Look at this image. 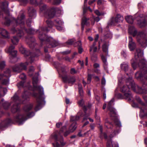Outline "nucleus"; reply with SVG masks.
Returning a JSON list of instances; mask_svg holds the SVG:
<instances>
[{
	"label": "nucleus",
	"instance_id": "f257e3e1",
	"mask_svg": "<svg viewBox=\"0 0 147 147\" xmlns=\"http://www.w3.org/2000/svg\"><path fill=\"white\" fill-rule=\"evenodd\" d=\"M38 79V77L33 78V84L35 89L39 92L38 94L33 93V96L35 97L36 100V104L34 108L35 111H36L40 110L42 107V105L45 103L44 98L43 96V89L42 87L40 86L36 85Z\"/></svg>",
	"mask_w": 147,
	"mask_h": 147
},
{
	"label": "nucleus",
	"instance_id": "f03ea898",
	"mask_svg": "<svg viewBox=\"0 0 147 147\" xmlns=\"http://www.w3.org/2000/svg\"><path fill=\"white\" fill-rule=\"evenodd\" d=\"M24 15L22 14L20 17H18L17 20L16 21L17 24H20V26L21 28V29H17V28H13L11 29V31L13 33H16L18 36L20 37L23 36L24 35V30H25L28 33L32 34L34 32V31L32 28H29L28 29H25L24 26Z\"/></svg>",
	"mask_w": 147,
	"mask_h": 147
},
{
	"label": "nucleus",
	"instance_id": "7ed1b4c3",
	"mask_svg": "<svg viewBox=\"0 0 147 147\" xmlns=\"http://www.w3.org/2000/svg\"><path fill=\"white\" fill-rule=\"evenodd\" d=\"M49 29L47 27L42 28L39 31L38 30L39 33L38 37L42 42L46 41L47 42V44H49V48L54 47L58 45V42L52 38L48 37L45 33V32H48Z\"/></svg>",
	"mask_w": 147,
	"mask_h": 147
},
{
	"label": "nucleus",
	"instance_id": "20e7f679",
	"mask_svg": "<svg viewBox=\"0 0 147 147\" xmlns=\"http://www.w3.org/2000/svg\"><path fill=\"white\" fill-rule=\"evenodd\" d=\"M138 66L140 67V70L135 74V78L139 80H141L143 77L147 79V67L145 60L143 59L140 60Z\"/></svg>",
	"mask_w": 147,
	"mask_h": 147
},
{
	"label": "nucleus",
	"instance_id": "39448f33",
	"mask_svg": "<svg viewBox=\"0 0 147 147\" xmlns=\"http://www.w3.org/2000/svg\"><path fill=\"white\" fill-rule=\"evenodd\" d=\"M130 81L127 82V84L130 83L132 85L131 86L132 90L135 92L140 94H145L147 93V82H142V87L136 85L133 80L132 78H129Z\"/></svg>",
	"mask_w": 147,
	"mask_h": 147
},
{
	"label": "nucleus",
	"instance_id": "423d86ee",
	"mask_svg": "<svg viewBox=\"0 0 147 147\" xmlns=\"http://www.w3.org/2000/svg\"><path fill=\"white\" fill-rule=\"evenodd\" d=\"M130 77H130L127 79L126 85L123 86L120 89L121 91L124 94L126 99L128 100H131L132 98V96L129 90L130 88L132 89L131 86L132 85H131V84L130 83H129L128 84H127L128 81H130L129 78Z\"/></svg>",
	"mask_w": 147,
	"mask_h": 147
},
{
	"label": "nucleus",
	"instance_id": "0eeeda50",
	"mask_svg": "<svg viewBox=\"0 0 147 147\" xmlns=\"http://www.w3.org/2000/svg\"><path fill=\"white\" fill-rule=\"evenodd\" d=\"M137 40L138 42L142 47H146L147 46V32L143 31L139 32L137 35Z\"/></svg>",
	"mask_w": 147,
	"mask_h": 147
},
{
	"label": "nucleus",
	"instance_id": "6e6552de",
	"mask_svg": "<svg viewBox=\"0 0 147 147\" xmlns=\"http://www.w3.org/2000/svg\"><path fill=\"white\" fill-rule=\"evenodd\" d=\"M35 113L33 112L30 113L28 112L26 113L17 116L16 117V121L19 124L21 125L27 118L33 117Z\"/></svg>",
	"mask_w": 147,
	"mask_h": 147
},
{
	"label": "nucleus",
	"instance_id": "1a4fd4ad",
	"mask_svg": "<svg viewBox=\"0 0 147 147\" xmlns=\"http://www.w3.org/2000/svg\"><path fill=\"white\" fill-rule=\"evenodd\" d=\"M20 51L24 55V56L27 58L29 57V59H30L31 63H32L34 60V57L39 55H34L33 53H31L28 50H26L22 45H20L19 47Z\"/></svg>",
	"mask_w": 147,
	"mask_h": 147
},
{
	"label": "nucleus",
	"instance_id": "9d476101",
	"mask_svg": "<svg viewBox=\"0 0 147 147\" xmlns=\"http://www.w3.org/2000/svg\"><path fill=\"white\" fill-rule=\"evenodd\" d=\"M8 3L7 2H2L1 3L0 7L2 10L4 12V14L6 15L7 16L5 17V22L4 24L7 26L9 25L11 22L9 18L7 16L9 15V12L7 9L8 6Z\"/></svg>",
	"mask_w": 147,
	"mask_h": 147
},
{
	"label": "nucleus",
	"instance_id": "9b49d317",
	"mask_svg": "<svg viewBox=\"0 0 147 147\" xmlns=\"http://www.w3.org/2000/svg\"><path fill=\"white\" fill-rule=\"evenodd\" d=\"M14 46L11 45L5 50L7 53H9L10 61L11 63H14L17 61L16 55L17 52L16 51L14 50Z\"/></svg>",
	"mask_w": 147,
	"mask_h": 147
},
{
	"label": "nucleus",
	"instance_id": "f8f14e48",
	"mask_svg": "<svg viewBox=\"0 0 147 147\" xmlns=\"http://www.w3.org/2000/svg\"><path fill=\"white\" fill-rule=\"evenodd\" d=\"M143 55V53L140 49H137L135 53V58L132 59L131 63L132 66L134 70H135L137 65L136 63L138 60H140V59L141 57Z\"/></svg>",
	"mask_w": 147,
	"mask_h": 147
},
{
	"label": "nucleus",
	"instance_id": "ddd939ff",
	"mask_svg": "<svg viewBox=\"0 0 147 147\" xmlns=\"http://www.w3.org/2000/svg\"><path fill=\"white\" fill-rule=\"evenodd\" d=\"M67 126L66 125L63 126L59 133L58 131L57 133L52 134L51 137L56 141H59L61 144L63 145V137L61 135V134L66 129Z\"/></svg>",
	"mask_w": 147,
	"mask_h": 147
},
{
	"label": "nucleus",
	"instance_id": "4468645a",
	"mask_svg": "<svg viewBox=\"0 0 147 147\" xmlns=\"http://www.w3.org/2000/svg\"><path fill=\"white\" fill-rule=\"evenodd\" d=\"M13 101V106L12 107L11 111L13 113H15L18 111L19 107L18 104L21 102L20 99L16 94H15L12 98Z\"/></svg>",
	"mask_w": 147,
	"mask_h": 147
},
{
	"label": "nucleus",
	"instance_id": "2eb2a0df",
	"mask_svg": "<svg viewBox=\"0 0 147 147\" xmlns=\"http://www.w3.org/2000/svg\"><path fill=\"white\" fill-rule=\"evenodd\" d=\"M136 100L142 106L140 107V115L142 117L146 116L147 117V106L141 100V99L138 96H136Z\"/></svg>",
	"mask_w": 147,
	"mask_h": 147
},
{
	"label": "nucleus",
	"instance_id": "dca6fc26",
	"mask_svg": "<svg viewBox=\"0 0 147 147\" xmlns=\"http://www.w3.org/2000/svg\"><path fill=\"white\" fill-rule=\"evenodd\" d=\"M27 61L30 62V59H29V57L28 59H27ZM28 64V61L24 63H21L19 65H15L13 66L12 67L13 70L14 71L20 72L23 69H26L27 66Z\"/></svg>",
	"mask_w": 147,
	"mask_h": 147
},
{
	"label": "nucleus",
	"instance_id": "f3484780",
	"mask_svg": "<svg viewBox=\"0 0 147 147\" xmlns=\"http://www.w3.org/2000/svg\"><path fill=\"white\" fill-rule=\"evenodd\" d=\"M63 81L64 82H68V83L71 84H73L76 82V79L74 76H70L67 74L62 76Z\"/></svg>",
	"mask_w": 147,
	"mask_h": 147
},
{
	"label": "nucleus",
	"instance_id": "a211bd4d",
	"mask_svg": "<svg viewBox=\"0 0 147 147\" xmlns=\"http://www.w3.org/2000/svg\"><path fill=\"white\" fill-rule=\"evenodd\" d=\"M114 101V98H112L109 102L107 105V108L110 111L109 114L111 116H114L116 115V112L115 109L112 107V106L113 105Z\"/></svg>",
	"mask_w": 147,
	"mask_h": 147
},
{
	"label": "nucleus",
	"instance_id": "6ab92c4d",
	"mask_svg": "<svg viewBox=\"0 0 147 147\" xmlns=\"http://www.w3.org/2000/svg\"><path fill=\"white\" fill-rule=\"evenodd\" d=\"M57 10V8H52L47 10L46 12L45 16L49 18H53L55 15V12Z\"/></svg>",
	"mask_w": 147,
	"mask_h": 147
},
{
	"label": "nucleus",
	"instance_id": "aec40b11",
	"mask_svg": "<svg viewBox=\"0 0 147 147\" xmlns=\"http://www.w3.org/2000/svg\"><path fill=\"white\" fill-rule=\"evenodd\" d=\"M140 16L141 18L138 20V24L141 27H145L147 24V22L146 21L147 19V16L146 18H144L142 15H140Z\"/></svg>",
	"mask_w": 147,
	"mask_h": 147
},
{
	"label": "nucleus",
	"instance_id": "412c9836",
	"mask_svg": "<svg viewBox=\"0 0 147 147\" xmlns=\"http://www.w3.org/2000/svg\"><path fill=\"white\" fill-rule=\"evenodd\" d=\"M27 43L30 48L32 49L34 47L35 45V39L33 36L30 37L27 40Z\"/></svg>",
	"mask_w": 147,
	"mask_h": 147
},
{
	"label": "nucleus",
	"instance_id": "4be33fe9",
	"mask_svg": "<svg viewBox=\"0 0 147 147\" xmlns=\"http://www.w3.org/2000/svg\"><path fill=\"white\" fill-rule=\"evenodd\" d=\"M129 47L131 51H132L135 49L136 45L135 43L133 41L132 38L131 36L129 37Z\"/></svg>",
	"mask_w": 147,
	"mask_h": 147
},
{
	"label": "nucleus",
	"instance_id": "5701e85b",
	"mask_svg": "<svg viewBox=\"0 0 147 147\" xmlns=\"http://www.w3.org/2000/svg\"><path fill=\"white\" fill-rule=\"evenodd\" d=\"M28 13L29 16L34 18L36 16L35 10L32 7H29L28 9Z\"/></svg>",
	"mask_w": 147,
	"mask_h": 147
},
{
	"label": "nucleus",
	"instance_id": "b1692460",
	"mask_svg": "<svg viewBox=\"0 0 147 147\" xmlns=\"http://www.w3.org/2000/svg\"><path fill=\"white\" fill-rule=\"evenodd\" d=\"M129 33L132 34L134 36H135L137 33V31L135 28L133 26H129Z\"/></svg>",
	"mask_w": 147,
	"mask_h": 147
},
{
	"label": "nucleus",
	"instance_id": "393cba45",
	"mask_svg": "<svg viewBox=\"0 0 147 147\" xmlns=\"http://www.w3.org/2000/svg\"><path fill=\"white\" fill-rule=\"evenodd\" d=\"M33 105L32 104H30L24 106L23 109L25 112V113L28 112L33 107Z\"/></svg>",
	"mask_w": 147,
	"mask_h": 147
},
{
	"label": "nucleus",
	"instance_id": "a878e982",
	"mask_svg": "<svg viewBox=\"0 0 147 147\" xmlns=\"http://www.w3.org/2000/svg\"><path fill=\"white\" fill-rule=\"evenodd\" d=\"M11 122V120L10 119H6L5 120L2 121H0V128L6 127L7 125Z\"/></svg>",
	"mask_w": 147,
	"mask_h": 147
},
{
	"label": "nucleus",
	"instance_id": "bb28decb",
	"mask_svg": "<svg viewBox=\"0 0 147 147\" xmlns=\"http://www.w3.org/2000/svg\"><path fill=\"white\" fill-rule=\"evenodd\" d=\"M0 34L5 38H9L8 32L5 29L0 28Z\"/></svg>",
	"mask_w": 147,
	"mask_h": 147
},
{
	"label": "nucleus",
	"instance_id": "cd10ccee",
	"mask_svg": "<svg viewBox=\"0 0 147 147\" xmlns=\"http://www.w3.org/2000/svg\"><path fill=\"white\" fill-rule=\"evenodd\" d=\"M107 147H118V144L112 142L111 139L107 141Z\"/></svg>",
	"mask_w": 147,
	"mask_h": 147
},
{
	"label": "nucleus",
	"instance_id": "c85d7f7f",
	"mask_svg": "<svg viewBox=\"0 0 147 147\" xmlns=\"http://www.w3.org/2000/svg\"><path fill=\"white\" fill-rule=\"evenodd\" d=\"M7 92V90L6 88H3L2 86H0V97L4 96Z\"/></svg>",
	"mask_w": 147,
	"mask_h": 147
},
{
	"label": "nucleus",
	"instance_id": "c756f323",
	"mask_svg": "<svg viewBox=\"0 0 147 147\" xmlns=\"http://www.w3.org/2000/svg\"><path fill=\"white\" fill-rule=\"evenodd\" d=\"M126 21L129 24H132L133 23L134 18L131 16L128 15L125 17Z\"/></svg>",
	"mask_w": 147,
	"mask_h": 147
},
{
	"label": "nucleus",
	"instance_id": "7c9ffc66",
	"mask_svg": "<svg viewBox=\"0 0 147 147\" xmlns=\"http://www.w3.org/2000/svg\"><path fill=\"white\" fill-rule=\"evenodd\" d=\"M3 99H2L1 102H0V107L1 105H2L5 109H7L9 107L10 104L7 102H3Z\"/></svg>",
	"mask_w": 147,
	"mask_h": 147
},
{
	"label": "nucleus",
	"instance_id": "2f4dec72",
	"mask_svg": "<svg viewBox=\"0 0 147 147\" xmlns=\"http://www.w3.org/2000/svg\"><path fill=\"white\" fill-rule=\"evenodd\" d=\"M121 67L122 70L126 72L128 70L129 66L128 64L125 63H123L121 65Z\"/></svg>",
	"mask_w": 147,
	"mask_h": 147
},
{
	"label": "nucleus",
	"instance_id": "473e14b6",
	"mask_svg": "<svg viewBox=\"0 0 147 147\" xmlns=\"http://www.w3.org/2000/svg\"><path fill=\"white\" fill-rule=\"evenodd\" d=\"M84 101L83 99H81L78 102L79 106L83 108L85 113H86V106L84 105Z\"/></svg>",
	"mask_w": 147,
	"mask_h": 147
},
{
	"label": "nucleus",
	"instance_id": "72a5a7b5",
	"mask_svg": "<svg viewBox=\"0 0 147 147\" xmlns=\"http://www.w3.org/2000/svg\"><path fill=\"white\" fill-rule=\"evenodd\" d=\"M76 123V122H74L69 127V130L72 133L76 130L77 128Z\"/></svg>",
	"mask_w": 147,
	"mask_h": 147
},
{
	"label": "nucleus",
	"instance_id": "f704fd0d",
	"mask_svg": "<svg viewBox=\"0 0 147 147\" xmlns=\"http://www.w3.org/2000/svg\"><path fill=\"white\" fill-rule=\"evenodd\" d=\"M30 94L27 91H25L22 95V98L25 100H28L29 98Z\"/></svg>",
	"mask_w": 147,
	"mask_h": 147
},
{
	"label": "nucleus",
	"instance_id": "c9c22d12",
	"mask_svg": "<svg viewBox=\"0 0 147 147\" xmlns=\"http://www.w3.org/2000/svg\"><path fill=\"white\" fill-rule=\"evenodd\" d=\"M115 18L117 23L122 22L123 20V16L119 14L117 15Z\"/></svg>",
	"mask_w": 147,
	"mask_h": 147
},
{
	"label": "nucleus",
	"instance_id": "e433bc0d",
	"mask_svg": "<svg viewBox=\"0 0 147 147\" xmlns=\"http://www.w3.org/2000/svg\"><path fill=\"white\" fill-rule=\"evenodd\" d=\"M89 19L88 18H87L85 17L84 16L82 19V24L89 25V23H88L87 21Z\"/></svg>",
	"mask_w": 147,
	"mask_h": 147
},
{
	"label": "nucleus",
	"instance_id": "4c0bfd02",
	"mask_svg": "<svg viewBox=\"0 0 147 147\" xmlns=\"http://www.w3.org/2000/svg\"><path fill=\"white\" fill-rule=\"evenodd\" d=\"M11 41L13 44L16 45L18 43L19 40L17 37L14 36L11 38Z\"/></svg>",
	"mask_w": 147,
	"mask_h": 147
},
{
	"label": "nucleus",
	"instance_id": "58836bf2",
	"mask_svg": "<svg viewBox=\"0 0 147 147\" xmlns=\"http://www.w3.org/2000/svg\"><path fill=\"white\" fill-rule=\"evenodd\" d=\"M117 23L115 17L114 18L113 17L110 19L109 21V24L111 25H114Z\"/></svg>",
	"mask_w": 147,
	"mask_h": 147
},
{
	"label": "nucleus",
	"instance_id": "ea45409f",
	"mask_svg": "<svg viewBox=\"0 0 147 147\" xmlns=\"http://www.w3.org/2000/svg\"><path fill=\"white\" fill-rule=\"evenodd\" d=\"M100 137L102 138L103 137H104L106 139L107 138V135L106 133L102 132V129L101 126H100Z\"/></svg>",
	"mask_w": 147,
	"mask_h": 147
},
{
	"label": "nucleus",
	"instance_id": "a19ab883",
	"mask_svg": "<svg viewBox=\"0 0 147 147\" xmlns=\"http://www.w3.org/2000/svg\"><path fill=\"white\" fill-rule=\"evenodd\" d=\"M116 115L114 116H113V117H115V119L114 120V121L115 123V124L118 127H120L121 126V124L120 122V121L118 120V119H117V117H116Z\"/></svg>",
	"mask_w": 147,
	"mask_h": 147
},
{
	"label": "nucleus",
	"instance_id": "79ce46f5",
	"mask_svg": "<svg viewBox=\"0 0 147 147\" xmlns=\"http://www.w3.org/2000/svg\"><path fill=\"white\" fill-rule=\"evenodd\" d=\"M46 22L49 28H51L54 25L53 22L50 20H47L46 21Z\"/></svg>",
	"mask_w": 147,
	"mask_h": 147
},
{
	"label": "nucleus",
	"instance_id": "37998d69",
	"mask_svg": "<svg viewBox=\"0 0 147 147\" xmlns=\"http://www.w3.org/2000/svg\"><path fill=\"white\" fill-rule=\"evenodd\" d=\"M78 90L79 93L81 96H82L83 94V91L82 85L81 84H78Z\"/></svg>",
	"mask_w": 147,
	"mask_h": 147
},
{
	"label": "nucleus",
	"instance_id": "c03bdc74",
	"mask_svg": "<svg viewBox=\"0 0 147 147\" xmlns=\"http://www.w3.org/2000/svg\"><path fill=\"white\" fill-rule=\"evenodd\" d=\"M115 96L118 99H122L123 98H125V97L124 96V95H122L120 93H118L117 94H115Z\"/></svg>",
	"mask_w": 147,
	"mask_h": 147
},
{
	"label": "nucleus",
	"instance_id": "a18cd8bd",
	"mask_svg": "<svg viewBox=\"0 0 147 147\" xmlns=\"http://www.w3.org/2000/svg\"><path fill=\"white\" fill-rule=\"evenodd\" d=\"M80 118V117L79 116H71L70 118V120L71 121H74L78 120Z\"/></svg>",
	"mask_w": 147,
	"mask_h": 147
},
{
	"label": "nucleus",
	"instance_id": "49530a36",
	"mask_svg": "<svg viewBox=\"0 0 147 147\" xmlns=\"http://www.w3.org/2000/svg\"><path fill=\"white\" fill-rule=\"evenodd\" d=\"M55 23L59 25H62L63 22L59 18H57L55 20Z\"/></svg>",
	"mask_w": 147,
	"mask_h": 147
},
{
	"label": "nucleus",
	"instance_id": "de8ad7c7",
	"mask_svg": "<svg viewBox=\"0 0 147 147\" xmlns=\"http://www.w3.org/2000/svg\"><path fill=\"white\" fill-rule=\"evenodd\" d=\"M61 71V72L63 73V74H62L61 75V77H62V76L63 75L66 74V72L65 70V67L63 66H61L60 67L59 69Z\"/></svg>",
	"mask_w": 147,
	"mask_h": 147
},
{
	"label": "nucleus",
	"instance_id": "09e8293b",
	"mask_svg": "<svg viewBox=\"0 0 147 147\" xmlns=\"http://www.w3.org/2000/svg\"><path fill=\"white\" fill-rule=\"evenodd\" d=\"M106 38H111L112 37V34L109 31H108L107 33L105 35Z\"/></svg>",
	"mask_w": 147,
	"mask_h": 147
},
{
	"label": "nucleus",
	"instance_id": "8fccbe9b",
	"mask_svg": "<svg viewBox=\"0 0 147 147\" xmlns=\"http://www.w3.org/2000/svg\"><path fill=\"white\" fill-rule=\"evenodd\" d=\"M34 68L33 66H31L29 70L28 74L30 76H32L33 72L34 71Z\"/></svg>",
	"mask_w": 147,
	"mask_h": 147
},
{
	"label": "nucleus",
	"instance_id": "3c124183",
	"mask_svg": "<svg viewBox=\"0 0 147 147\" xmlns=\"http://www.w3.org/2000/svg\"><path fill=\"white\" fill-rule=\"evenodd\" d=\"M102 50L103 52L105 53L108 52V48L106 44H104L102 46Z\"/></svg>",
	"mask_w": 147,
	"mask_h": 147
},
{
	"label": "nucleus",
	"instance_id": "603ef678",
	"mask_svg": "<svg viewBox=\"0 0 147 147\" xmlns=\"http://www.w3.org/2000/svg\"><path fill=\"white\" fill-rule=\"evenodd\" d=\"M75 41L74 39H69L67 42V43L68 45H71Z\"/></svg>",
	"mask_w": 147,
	"mask_h": 147
},
{
	"label": "nucleus",
	"instance_id": "864d4df0",
	"mask_svg": "<svg viewBox=\"0 0 147 147\" xmlns=\"http://www.w3.org/2000/svg\"><path fill=\"white\" fill-rule=\"evenodd\" d=\"M92 79V76L90 74H88L87 77V83L88 84H90L91 81Z\"/></svg>",
	"mask_w": 147,
	"mask_h": 147
},
{
	"label": "nucleus",
	"instance_id": "5fc2aeb1",
	"mask_svg": "<svg viewBox=\"0 0 147 147\" xmlns=\"http://www.w3.org/2000/svg\"><path fill=\"white\" fill-rule=\"evenodd\" d=\"M24 83L23 81H21L20 83L18 84L17 86L18 88H21L24 87Z\"/></svg>",
	"mask_w": 147,
	"mask_h": 147
},
{
	"label": "nucleus",
	"instance_id": "6e6d98bb",
	"mask_svg": "<svg viewBox=\"0 0 147 147\" xmlns=\"http://www.w3.org/2000/svg\"><path fill=\"white\" fill-rule=\"evenodd\" d=\"M40 10L42 11L46 9V6L45 5H42L40 6Z\"/></svg>",
	"mask_w": 147,
	"mask_h": 147
},
{
	"label": "nucleus",
	"instance_id": "4d7b16f0",
	"mask_svg": "<svg viewBox=\"0 0 147 147\" xmlns=\"http://www.w3.org/2000/svg\"><path fill=\"white\" fill-rule=\"evenodd\" d=\"M5 66V63L4 61H0V68L1 69L3 68Z\"/></svg>",
	"mask_w": 147,
	"mask_h": 147
},
{
	"label": "nucleus",
	"instance_id": "13d9d810",
	"mask_svg": "<svg viewBox=\"0 0 147 147\" xmlns=\"http://www.w3.org/2000/svg\"><path fill=\"white\" fill-rule=\"evenodd\" d=\"M75 46H78V47L82 46V43L80 41H78L76 42L75 44Z\"/></svg>",
	"mask_w": 147,
	"mask_h": 147
},
{
	"label": "nucleus",
	"instance_id": "bf43d9fd",
	"mask_svg": "<svg viewBox=\"0 0 147 147\" xmlns=\"http://www.w3.org/2000/svg\"><path fill=\"white\" fill-rule=\"evenodd\" d=\"M19 78L20 79L24 80L26 79V76L24 74H22L19 76Z\"/></svg>",
	"mask_w": 147,
	"mask_h": 147
},
{
	"label": "nucleus",
	"instance_id": "052dcab7",
	"mask_svg": "<svg viewBox=\"0 0 147 147\" xmlns=\"http://www.w3.org/2000/svg\"><path fill=\"white\" fill-rule=\"evenodd\" d=\"M88 119L90 122H93V120L92 119H91L90 118H88L87 117H84L83 119V120L82 121V122H83L84 120H87Z\"/></svg>",
	"mask_w": 147,
	"mask_h": 147
},
{
	"label": "nucleus",
	"instance_id": "680f3d73",
	"mask_svg": "<svg viewBox=\"0 0 147 147\" xmlns=\"http://www.w3.org/2000/svg\"><path fill=\"white\" fill-rule=\"evenodd\" d=\"M61 0H54V3L55 5H58L61 2Z\"/></svg>",
	"mask_w": 147,
	"mask_h": 147
},
{
	"label": "nucleus",
	"instance_id": "e2e57ef3",
	"mask_svg": "<svg viewBox=\"0 0 147 147\" xmlns=\"http://www.w3.org/2000/svg\"><path fill=\"white\" fill-rule=\"evenodd\" d=\"M93 66L94 68L95 69L98 68H99L100 65L98 63H94L93 65Z\"/></svg>",
	"mask_w": 147,
	"mask_h": 147
},
{
	"label": "nucleus",
	"instance_id": "0e129e2a",
	"mask_svg": "<svg viewBox=\"0 0 147 147\" xmlns=\"http://www.w3.org/2000/svg\"><path fill=\"white\" fill-rule=\"evenodd\" d=\"M70 73L71 74H74L76 73V71L74 68H73L71 69Z\"/></svg>",
	"mask_w": 147,
	"mask_h": 147
},
{
	"label": "nucleus",
	"instance_id": "69168bd1",
	"mask_svg": "<svg viewBox=\"0 0 147 147\" xmlns=\"http://www.w3.org/2000/svg\"><path fill=\"white\" fill-rule=\"evenodd\" d=\"M95 14L98 16H100L102 15V14L98 10H96L94 11Z\"/></svg>",
	"mask_w": 147,
	"mask_h": 147
},
{
	"label": "nucleus",
	"instance_id": "338daca9",
	"mask_svg": "<svg viewBox=\"0 0 147 147\" xmlns=\"http://www.w3.org/2000/svg\"><path fill=\"white\" fill-rule=\"evenodd\" d=\"M101 58L103 62L104 63H105L107 61V59H106V58H105V56H104L102 55L101 56Z\"/></svg>",
	"mask_w": 147,
	"mask_h": 147
},
{
	"label": "nucleus",
	"instance_id": "774afa93",
	"mask_svg": "<svg viewBox=\"0 0 147 147\" xmlns=\"http://www.w3.org/2000/svg\"><path fill=\"white\" fill-rule=\"evenodd\" d=\"M70 133L71 132V131H70L69 130L67 131L64 133V135L65 136H66L68 135H69Z\"/></svg>",
	"mask_w": 147,
	"mask_h": 147
}]
</instances>
